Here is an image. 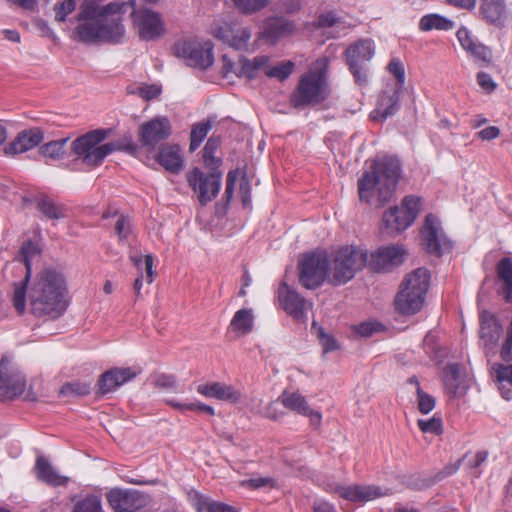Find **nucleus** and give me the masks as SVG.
I'll return each mask as SVG.
<instances>
[{
  "label": "nucleus",
  "instance_id": "f257e3e1",
  "mask_svg": "<svg viewBox=\"0 0 512 512\" xmlns=\"http://www.w3.org/2000/svg\"><path fill=\"white\" fill-rule=\"evenodd\" d=\"M127 3L100 6L95 0H84L76 16L79 24L74 38L84 44H119L125 38L122 14Z\"/></svg>",
  "mask_w": 512,
  "mask_h": 512
},
{
  "label": "nucleus",
  "instance_id": "f03ea898",
  "mask_svg": "<svg viewBox=\"0 0 512 512\" xmlns=\"http://www.w3.org/2000/svg\"><path fill=\"white\" fill-rule=\"evenodd\" d=\"M64 276L52 268H45L37 274L29 288L28 298L31 313L36 317H60L68 306Z\"/></svg>",
  "mask_w": 512,
  "mask_h": 512
},
{
  "label": "nucleus",
  "instance_id": "7ed1b4c3",
  "mask_svg": "<svg viewBox=\"0 0 512 512\" xmlns=\"http://www.w3.org/2000/svg\"><path fill=\"white\" fill-rule=\"evenodd\" d=\"M402 167L395 156L386 155L373 161L370 171H366L358 179V195L361 202H370L374 191L377 192V206L382 207L393 197Z\"/></svg>",
  "mask_w": 512,
  "mask_h": 512
},
{
  "label": "nucleus",
  "instance_id": "20e7f679",
  "mask_svg": "<svg viewBox=\"0 0 512 512\" xmlns=\"http://www.w3.org/2000/svg\"><path fill=\"white\" fill-rule=\"evenodd\" d=\"M430 285V272L426 268H417L409 273L402 282L395 297V309L402 315L418 313L425 302Z\"/></svg>",
  "mask_w": 512,
  "mask_h": 512
},
{
  "label": "nucleus",
  "instance_id": "39448f33",
  "mask_svg": "<svg viewBox=\"0 0 512 512\" xmlns=\"http://www.w3.org/2000/svg\"><path fill=\"white\" fill-rule=\"evenodd\" d=\"M327 96L325 70L309 71L300 77L296 89L290 96V103L297 109L315 106L323 102Z\"/></svg>",
  "mask_w": 512,
  "mask_h": 512
},
{
  "label": "nucleus",
  "instance_id": "423d86ee",
  "mask_svg": "<svg viewBox=\"0 0 512 512\" xmlns=\"http://www.w3.org/2000/svg\"><path fill=\"white\" fill-rule=\"evenodd\" d=\"M366 265L367 250L353 245L341 247L333 258V273L330 283L334 286L345 284Z\"/></svg>",
  "mask_w": 512,
  "mask_h": 512
},
{
  "label": "nucleus",
  "instance_id": "0eeeda50",
  "mask_svg": "<svg viewBox=\"0 0 512 512\" xmlns=\"http://www.w3.org/2000/svg\"><path fill=\"white\" fill-rule=\"evenodd\" d=\"M108 129L91 130L71 143V154L89 167H97L105 159L106 148L101 144L109 135Z\"/></svg>",
  "mask_w": 512,
  "mask_h": 512
},
{
  "label": "nucleus",
  "instance_id": "6e6552de",
  "mask_svg": "<svg viewBox=\"0 0 512 512\" xmlns=\"http://www.w3.org/2000/svg\"><path fill=\"white\" fill-rule=\"evenodd\" d=\"M330 260L326 252L306 253L298 263V280L306 289L315 290L326 280Z\"/></svg>",
  "mask_w": 512,
  "mask_h": 512
},
{
  "label": "nucleus",
  "instance_id": "1a4fd4ad",
  "mask_svg": "<svg viewBox=\"0 0 512 512\" xmlns=\"http://www.w3.org/2000/svg\"><path fill=\"white\" fill-rule=\"evenodd\" d=\"M375 49L370 39L352 43L344 52L345 61L355 82L363 86L368 81L367 63L373 58Z\"/></svg>",
  "mask_w": 512,
  "mask_h": 512
},
{
  "label": "nucleus",
  "instance_id": "9d476101",
  "mask_svg": "<svg viewBox=\"0 0 512 512\" xmlns=\"http://www.w3.org/2000/svg\"><path fill=\"white\" fill-rule=\"evenodd\" d=\"M422 199L414 195L405 196L401 206L390 207L383 214V223L392 232H401L410 227L420 212Z\"/></svg>",
  "mask_w": 512,
  "mask_h": 512
},
{
  "label": "nucleus",
  "instance_id": "9b49d317",
  "mask_svg": "<svg viewBox=\"0 0 512 512\" xmlns=\"http://www.w3.org/2000/svg\"><path fill=\"white\" fill-rule=\"evenodd\" d=\"M186 180L189 187L197 193L200 205L206 206L219 194L222 171L216 168L215 170H210V173L204 174L200 168L194 167L186 174Z\"/></svg>",
  "mask_w": 512,
  "mask_h": 512
},
{
  "label": "nucleus",
  "instance_id": "f8f14e48",
  "mask_svg": "<svg viewBox=\"0 0 512 512\" xmlns=\"http://www.w3.org/2000/svg\"><path fill=\"white\" fill-rule=\"evenodd\" d=\"M176 57L182 58L191 67L205 70L214 62L213 46L210 42L201 44L196 41H178L173 46Z\"/></svg>",
  "mask_w": 512,
  "mask_h": 512
},
{
  "label": "nucleus",
  "instance_id": "ddd939ff",
  "mask_svg": "<svg viewBox=\"0 0 512 512\" xmlns=\"http://www.w3.org/2000/svg\"><path fill=\"white\" fill-rule=\"evenodd\" d=\"M106 499L114 512H138L149 503V495L136 489L115 487L106 493Z\"/></svg>",
  "mask_w": 512,
  "mask_h": 512
},
{
  "label": "nucleus",
  "instance_id": "4468645a",
  "mask_svg": "<svg viewBox=\"0 0 512 512\" xmlns=\"http://www.w3.org/2000/svg\"><path fill=\"white\" fill-rule=\"evenodd\" d=\"M172 134V125L168 117L156 116L142 123L139 127V142L143 147L153 151Z\"/></svg>",
  "mask_w": 512,
  "mask_h": 512
},
{
  "label": "nucleus",
  "instance_id": "2eb2a0df",
  "mask_svg": "<svg viewBox=\"0 0 512 512\" xmlns=\"http://www.w3.org/2000/svg\"><path fill=\"white\" fill-rule=\"evenodd\" d=\"M38 244L28 240L25 241L20 249L18 259L23 262L26 268V275L22 282L14 285L13 305L19 314L24 313L26 306V289L31 277V261L40 254Z\"/></svg>",
  "mask_w": 512,
  "mask_h": 512
},
{
  "label": "nucleus",
  "instance_id": "dca6fc26",
  "mask_svg": "<svg viewBox=\"0 0 512 512\" xmlns=\"http://www.w3.org/2000/svg\"><path fill=\"white\" fill-rule=\"evenodd\" d=\"M25 387V376L7 357H2L0 360V398L13 399L21 395Z\"/></svg>",
  "mask_w": 512,
  "mask_h": 512
},
{
  "label": "nucleus",
  "instance_id": "f3484780",
  "mask_svg": "<svg viewBox=\"0 0 512 512\" xmlns=\"http://www.w3.org/2000/svg\"><path fill=\"white\" fill-rule=\"evenodd\" d=\"M213 36L228 46L242 50L248 46L251 31L248 27H240L236 23L219 21L212 27Z\"/></svg>",
  "mask_w": 512,
  "mask_h": 512
},
{
  "label": "nucleus",
  "instance_id": "a211bd4d",
  "mask_svg": "<svg viewBox=\"0 0 512 512\" xmlns=\"http://www.w3.org/2000/svg\"><path fill=\"white\" fill-rule=\"evenodd\" d=\"M421 237L424 248L429 254L441 256L444 249L451 247L450 242L442 233L439 219L431 213L425 217Z\"/></svg>",
  "mask_w": 512,
  "mask_h": 512
},
{
  "label": "nucleus",
  "instance_id": "6ab92c4d",
  "mask_svg": "<svg viewBox=\"0 0 512 512\" xmlns=\"http://www.w3.org/2000/svg\"><path fill=\"white\" fill-rule=\"evenodd\" d=\"M502 333L503 327L496 316L488 311H483L480 314L479 338L487 357L496 355Z\"/></svg>",
  "mask_w": 512,
  "mask_h": 512
},
{
  "label": "nucleus",
  "instance_id": "aec40b11",
  "mask_svg": "<svg viewBox=\"0 0 512 512\" xmlns=\"http://www.w3.org/2000/svg\"><path fill=\"white\" fill-rule=\"evenodd\" d=\"M134 24L138 27L139 36L145 41L159 38L164 27L159 13L149 9L134 10L131 14Z\"/></svg>",
  "mask_w": 512,
  "mask_h": 512
},
{
  "label": "nucleus",
  "instance_id": "412c9836",
  "mask_svg": "<svg viewBox=\"0 0 512 512\" xmlns=\"http://www.w3.org/2000/svg\"><path fill=\"white\" fill-rule=\"evenodd\" d=\"M405 250L399 245H388L378 248L367 259V265L372 271L382 272L388 270L391 266L399 265L403 262Z\"/></svg>",
  "mask_w": 512,
  "mask_h": 512
},
{
  "label": "nucleus",
  "instance_id": "4be33fe9",
  "mask_svg": "<svg viewBox=\"0 0 512 512\" xmlns=\"http://www.w3.org/2000/svg\"><path fill=\"white\" fill-rule=\"evenodd\" d=\"M479 14L487 24L502 28L510 17V10L505 0H481Z\"/></svg>",
  "mask_w": 512,
  "mask_h": 512
},
{
  "label": "nucleus",
  "instance_id": "5701e85b",
  "mask_svg": "<svg viewBox=\"0 0 512 512\" xmlns=\"http://www.w3.org/2000/svg\"><path fill=\"white\" fill-rule=\"evenodd\" d=\"M334 492L351 502H367L388 494L387 492H382L381 488L375 485H338L335 487Z\"/></svg>",
  "mask_w": 512,
  "mask_h": 512
},
{
  "label": "nucleus",
  "instance_id": "b1692460",
  "mask_svg": "<svg viewBox=\"0 0 512 512\" xmlns=\"http://www.w3.org/2000/svg\"><path fill=\"white\" fill-rule=\"evenodd\" d=\"M279 300L283 309L296 320L304 316L306 299L302 297L295 289L282 283L278 290Z\"/></svg>",
  "mask_w": 512,
  "mask_h": 512
},
{
  "label": "nucleus",
  "instance_id": "393cba45",
  "mask_svg": "<svg viewBox=\"0 0 512 512\" xmlns=\"http://www.w3.org/2000/svg\"><path fill=\"white\" fill-rule=\"evenodd\" d=\"M155 161L172 174H179L184 166L181 148L178 144L161 145L155 154Z\"/></svg>",
  "mask_w": 512,
  "mask_h": 512
},
{
  "label": "nucleus",
  "instance_id": "a878e982",
  "mask_svg": "<svg viewBox=\"0 0 512 512\" xmlns=\"http://www.w3.org/2000/svg\"><path fill=\"white\" fill-rule=\"evenodd\" d=\"M197 392L208 398H215L234 404L239 403L242 398L240 391L236 390L231 385H226L221 382L200 384L197 387Z\"/></svg>",
  "mask_w": 512,
  "mask_h": 512
},
{
  "label": "nucleus",
  "instance_id": "bb28decb",
  "mask_svg": "<svg viewBox=\"0 0 512 512\" xmlns=\"http://www.w3.org/2000/svg\"><path fill=\"white\" fill-rule=\"evenodd\" d=\"M43 140V133L40 129L34 128L20 132L17 137L4 148L6 155L24 153L36 146Z\"/></svg>",
  "mask_w": 512,
  "mask_h": 512
},
{
  "label": "nucleus",
  "instance_id": "cd10ccee",
  "mask_svg": "<svg viewBox=\"0 0 512 512\" xmlns=\"http://www.w3.org/2000/svg\"><path fill=\"white\" fill-rule=\"evenodd\" d=\"M36 210L49 221H59L67 216V208L46 194H40L33 200Z\"/></svg>",
  "mask_w": 512,
  "mask_h": 512
},
{
  "label": "nucleus",
  "instance_id": "c85d7f7f",
  "mask_svg": "<svg viewBox=\"0 0 512 512\" xmlns=\"http://www.w3.org/2000/svg\"><path fill=\"white\" fill-rule=\"evenodd\" d=\"M400 91L399 88H395L392 93L383 92L380 95L377 108L372 112L374 120L384 121L399 110Z\"/></svg>",
  "mask_w": 512,
  "mask_h": 512
},
{
  "label": "nucleus",
  "instance_id": "c756f323",
  "mask_svg": "<svg viewBox=\"0 0 512 512\" xmlns=\"http://www.w3.org/2000/svg\"><path fill=\"white\" fill-rule=\"evenodd\" d=\"M35 470L37 478L48 485L58 487L65 486L68 483V477L58 474L43 456L36 459Z\"/></svg>",
  "mask_w": 512,
  "mask_h": 512
},
{
  "label": "nucleus",
  "instance_id": "7c9ffc66",
  "mask_svg": "<svg viewBox=\"0 0 512 512\" xmlns=\"http://www.w3.org/2000/svg\"><path fill=\"white\" fill-rule=\"evenodd\" d=\"M497 278L502 282L500 294L507 303H512V259L504 257L496 265Z\"/></svg>",
  "mask_w": 512,
  "mask_h": 512
},
{
  "label": "nucleus",
  "instance_id": "2f4dec72",
  "mask_svg": "<svg viewBox=\"0 0 512 512\" xmlns=\"http://www.w3.org/2000/svg\"><path fill=\"white\" fill-rule=\"evenodd\" d=\"M268 62L269 58L264 55L256 56L252 60L242 56L238 60V71H235V74L252 80L257 77L260 69L267 66Z\"/></svg>",
  "mask_w": 512,
  "mask_h": 512
},
{
  "label": "nucleus",
  "instance_id": "473e14b6",
  "mask_svg": "<svg viewBox=\"0 0 512 512\" xmlns=\"http://www.w3.org/2000/svg\"><path fill=\"white\" fill-rule=\"evenodd\" d=\"M493 373L499 383V390L506 400L512 398V364L504 365L495 363L492 367Z\"/></svg>",
  "mask_w": 512,
  "mask_h": 512
},
{
  "label": "nucleus",
  "instance_id": "72a5a7b5",
  "mask_svg": "<svg viewBox=\"0 0 512 512\" xmlns=\"http://www.w3.org/2000/svg\"><path fill=\"white\" fill-rule=\"evenodd\" d=\"M192 502L197 512H237L234 507L214 501L197 492L194 493Z\"/></svg>",
  "mask_w": 512,
  "mask_h": 512
},
{
  "label": "nucleus",
  "instance_id": "f704fd0d",
  "mask_svg": "<svg viewBox=\"0 0 512 512\" xmlns=\"http://www.w3.org/2000/svg\"><path fill=\"white\" fill-rule=\"evenodd\" d=\"M277 401L280 402L285 408L300 415H306L309 413V405L305 397L299 392L284 391L278 397Z\"/></svg>",
  "mask_w": 512,
  "mask_h": 512
},
{
  "label": "nucleus",
  "instance_id": "c9c22d12",
  "mask_svg": "<svg viewBox=\"0 0 512 512\" xmlns=\"http://www.w3.org/2000/svg\"><path fill=\"white\" fill-rule=\"evenodd\" d=\"M454 28V22L440 14L432 13L422 16L419 21L421 31L443 30L449 31Z\"/></svg>",
  "mask_w": 512,
  "mask_h": 512
},
{
  "label": "nucleus",
  "instance_id": "e433bc0d",
  "mask_svg": "<svg viewBox=\"0 0 512 512\" xmlns=\"http://www.w3.org/2000/svg\"><path fill=\"white\" fill-rule=\"evenodd\" d=\"M221 145V138L219 136L212 135L206 142L202 150V158L206 168L209 170H215L219 168L222 160L214 156L215 152Z\"/></svg>",
  "mask_w": 512,
  "mask_h": 512
},
{
  "label": "nucleus",
  "instance_id": "4c0bfd02",
  "mask_svg": "<svg viewBox=\"0 0 512 512\" xmlns=\"http://www.w3.org/2000/svg\"><path fill=\"white\" fill-rule=\"evenodd\" d=\"M294 24L283 18H274L267 22L265 35L267 38L276 40L292 33Z\"/></svg>",
  "mask_w": 512,
  "mask_h": 512
},
{
  "label": "nucleus",
  "instance_id": "58836bf2",
  "mask_svg": "<svg viewBox=\"0 0 512 512\" xmlns=\"http://www.w3.org/2000/svg\"><path fill=\"white\" fill-rule=\"evenodd\" d=\"M71 512H104L101 498L95 494H88L73 499Z\"/></svg>",
  "mask_w": 512,
  "mask_h": 512
},
{
  "label": "nucleus",
  "instance_id": "ea45409f",
  "mask_svg": "<svg viewBox=\"0 0 512 512\" xmlns=\"http://www.w3.org/2000/svg\"><path fill=\"white\" fill-rule=\"evenodd\" d=\"M105 148V158L115 151H123L130 155H135L138 150V147L133 142L132 136L130 134L123 135L114 141L103 144V149Z\"/></svg>",
  "mask_w": 512,
  "mask_h": 512
},
{
  "label": "nucleus",
  "instance_id": "a19ab883",
  "mask_svg": "<svg viewBox=\"0 0 512 512\" xmlns=\"http://www.w3.org/2000/svg\"><path fill=\"white\" fill-rule=\"evenodd\" d=\"M444 385L446 390L454 396L462 392L463 389L460 386V365L458 363L447 365Z\"/></svg>",
  "mask_w": 512,
  "mask_h": 512
},
{
  "label": "nucleus",
  "instance_id": "79ce46f5",
  "mask_svg": "<svg viewBox=\"0 0 512 512\" xmlns=\"http://www.w3.org/2000/svg\"><path fill=\"white\" fill-rule=\"evenodd\" d=\"M234 331H239L242 334H247L253 327L252 311L249 309H240L233 316L231 323Z\"/></svg>",
  "mask_w": 512,
  "mask_h": 512
},
{
  "label": "nucleus",
  "instance_id": "37998d69",
  "mask_svg": "<svg viewBox=\"0 0 512 512\" xmlns=\"http://www.w3.org/2000/svg\"><path fill=\"white\" fill-rule=\"evenodd\" d=\"M311 332L317 337L320 345L323 347L324 353L339 349L338 342L334 336L326 333L323 327L318 325L316 321L312 322Z\"/></svg>",
  "mask_w": 512,
  "mask_h": 512
},
{
  "label": "nucleus",
  "instance_id": "c03bdc74",
  "mask_svg": "<svg viewBox=\"0 0 512 512\" xmlns=\"http://www.w3.org/2000/svg\"><path fill=\"white\" fill-rule=\"evenodd\" d=\"M68 141V137L50 141L40 147L39 153L44 157H48L53 160L62 159L65 154L64 147Z\"/></svg>",
  "mask_w": 512,
  "mask_h": 512
},
{
  "label": "nucleus",
  "instance_id": "a18cd8bd",
  "mask_svg": "<svg viewBox=\"0 0 512 512\" xmlns=\"http://www.w3.org/2000/svg\"><path fill=\"white\" fill-rule=\"evenodd\" d=\"M234 8L242 15H253L265 7L271 0H231Z\"/></svg>",
  "mask_w": 512,
  "mask_h": 512
},
{
  "label": "nucleus",
  "instance_id": "49530a36",
  "mask_svg": "<svg viewBox=\"0 0 512 512\" xmlns=\"http://www.w3.org/2000/svg\"><path fill=\"white\" fill-rule=\"evenodd\" d=\"M211 129V122L209 120L195 124L190 133V152H194L199 148L203 140L206 138Z\"/></svg>",
  "mask_w": 512,
  "mask_h": 512
},
{
  "label": "nucleus",
  "instance_id": "de8ad7c7",
  "mask_svg": "<svg viewBox=\"0 0 512 512\" xmlns=\"http://www.w3.org/2000/svg\"><path fill=\"white\" fill-rule=\"evenodd\" d=\"M90 390V383L75 381L64 384L59 393L62 396H85L90 393Z\"/></svg>",
  "mask_w": 512,
  "mask_h": 512
},
{
  "label": "nucleus",
  "instance_id": "09e8293b",
  "mask_svg": "<svg viewBox=\"0 0 512 512\" xmlns=\"http://www.w3.org/2000/svg\"><path fill=\"white\" fill-rule=\"evenodd\" d=\"M114 375L115 373L113 371V368L105 371L100 375L97 382V393L105 395L107 393L113 392L119 387V383L115 382L114 380Z\"/></svg>",
  "mask_w": 512,
  "mask_h": 512
},
{
  "label": "nucleus",
  "instance_id": "8fccbe9b",
  "mask_svg": "<svg viewBox=\"0 0 512 512\" xmlns=\"http://www.w3.org/2000/svg\"><path fill=\"white\" fill-rule=\"evenodd\" d=\"M294 67L295 65L292 61H284L277 66L265 70V74L270 78L284 81L292 74Z\"/></svg>",
  "mask_w": 512,
  "mask_h": 512
},
{
  "label": "nucleus",
  "instance_id": "3c124183",
  "mask_svg": "<svg viewBox=\"0 0 512 512\" xmlns=\"http://www.w3.org/2000/svg\"><path fill=\"white\" fill-rule=\"evenodd\" d=\"M115 234L119 242H126L132 233V224L128 216L119 214L114 225Z\"/></svg>",
  "mask_w": 512,
  "mask_h": 512
},
{
  "label": "nucleus",
  "instance_id": "603ef678",
  "mask_svg": "<svg viewBox=\"0 0 512 512\" xmlns=\"http://www.w3.org/2000/svg\"><path fill=\"white\" fill-rule=\"evenodd\" d=\"M76 8V0H58L54 5L55 19L59 22L65 21L67 15Z\"/></svg>",
  "mask_w": 512,
  "mask_h": 512
},
{
  "label": "nucleus",
  "instance_id": "864d4df0",
  "mask_svg": "<svg viewBox=\"0 0 512 512\" xmlns=\"http://www.w3.org/2000/svg\"><path fill=\"white\" fill-rule=\"evenodd\" d=\"M467 454H465L462 458L457 460L455 463H449L444 466L439 472H437L434 477L430 480L428 485L435 484L437 482L442 481L443 479L455 474L460 468L462 461L465 459Z\"/></svg>",
  "mask_w": 512,
  "mask_h": 512
},
{
  "label": "nucleus",
  "instance_id": "5fc2aeb1",
  "mask_svg": "<svg viewBox=\"0 0 512 512\" xmlns=\"http://www.w3.org/2000/svg\"><path fill=\"white\" fill-rule=\"evenodd\" d=\"M418 427L423 433L440 435L443 432L442 420L437 417H432L427 420H418Z\"/></svg>",
  "mask_w": 512,
  "mask_h": 512
},
{
  "label": "nucleus",
  "instance_id": "6e6d98bb",
  "mask_svg": "<svg viewBox=\"0 0 512 512\" xmlns=\"http://www.w3.org/2000/svg\"><path fill=\"white\" fill-rule=\"evenodd\" d=\"M387 69H388L389 73L392 74L397 81L396 88H399L400 90H402L404 83H405V70H404L403 63L399 59L393 58L389 62Z\"/></svg>",
  "mask_w": 512,
  "mask_h": 512
},
{
  "label": "nucleus",
  "instance_id": "4d7b16f0",
  "mask_svg": "<svg viewBox=\"0 0 512 512\" xmlns=\"http://www.w3.org/2000/svg\"><path fill=\"white\" fill-rule=\"evenodd\" d=\"M418 410L422 414H428L435 407V398L424 392L421 387L417 389Z\"/></svg>",
  "mask_w": 512,
  "mask_h": 512
},
{
  "label": "nucleus",
  "instance_id": "13d9d810",
  "mask_svg": "<svg viewBox=\"0 0 512 512\" xmlns=\"http://www.w3.org/2000/svg\"><path fill=\"white\" fill-rule=\"evenodd\" d=\"M477 60L489 63L492 58L491 50L482 43L475 42L470 48L466 50Z\"/></svg>",
  "mask_w": 512,
  "mask_h": 512
},
{
  "label": "nucleus",
  "instance_id": "bf43d9fd",
  "mask_svg": "<svg viewBox=\"0 0 512 512\" xmlns=\"http://www.w3.org/2000/svg\"><path fill=\"white\" fill-rule=\"evenodd\" d=\"M500 357L505 362L512 361V320L507 328L506 338L500 349Z\"/></svg>",
  "mask_w": 512,
  "mask_h": 512
},
{
  "label": "nucleus",
  "instance_id": "052dcab7",
  "mask_svg": "<svg viewBox=\"0 0 512 512\" xmlns=\"http://www.w3.org/2000/svg\"><path fill=\"white\" fill-rule=\"evenodd\" d=\"M113 371L115 373L114 380L119 383V386L134 379L139 374V371L131 367L113 368Z\"/></svg>",
  "mask_w": 512,
  "mask_h": 512
},
{
  "label": "nucleus",
  "instance_id": "680f3d73",
  "mask_svg": "<svg viewBox=\"0 0 512 512\" xmlns=\"http://www.w3.org/2000/svg\"><path fill=\"white\" fill-rule=\"evenodd\" d=\"M382 328L383 326L378 322H362L355 326V332L362 337H370L375 332L380 331Z\"/></svg>",
  "mask_w": 512,
  "mask_h": 512
},
{
  "label": "nucleus",
  "instance_id": "e2e57ef3",
  "mask_svg": "<svg viewBox=\"0 0 512 512\" xmlns=\"http://www.w3.org/2000/svg\"><path fill=\"white\" fill-rule=\"evenodd\" d=\"M154 386L158 389L172 390L176 388V377L169 374H159L155 377Z\"/></svg>",
  "mask_w": 512,
  "mask_h": 512
},
{
  "label": "nucleus",
  "instance_id": "0e129e2a",
  "mask_svg": "<svg viewBox=\"0 0 512 512\" xmlns=\"http://www.w3.org/2000/svg\"><path fill=\"white\" fill-rule=\"evenodd\" d=\"M237 178H238L237 170H231L228 172L227 178H226V187H225V191H224V199L226 200L227 204H229L233 198L234 188H235Z\"/></svg>",
  "mask_w": 512,
  "mask_h": 512
},
{
  "label": "nucleus",
  "instance_id": "69168bd1",
  "mask_svg": "<svg viewBox=\"0 0 512 512\" xmlns=\"http://www.w3.org/2000/svg\"><path fill=\"white\" fill-rule=\"evenodd\" d=\"M143 99L150 101L157 98L161 93V87L155 84L138 87L136 92Z\"/></svg>",
  "mask_w": 512,
  "mask_h": 512
},
{
  "label": "nucleus",
  "instance_id": "338daca9",
  "mask_svg": "<svg viewBox=\"0 0 512 512\" xmlns=\"http://www.w3.org/2000/svg\"><path fill=\"white\" fill-rule=\"evenodd\" d=\"M275 481L272 478L269 477H258V478H251L248 480H244L241 482L242 486H247L251 489H258L261 487H274Z\"/></svg>",
  "mask_w": 512,
  "mask_h": 512
},
{
  "label": "nucleus",
  "instance_id": "774afa93",
  "mask_svg": "<svg viewBox=\"0 0 512 512\" xmlns=\"http://www.w3.org/2000/svg\"><path fill=\"white\" fill-rule=\"evenodd\" d=\"M239 193L243 207H248L251 203V186L248 178L243 176L240 182Z\"/></svg>",
  "mask_w": 512,
  "mask_h": 512
}]
</instances>
